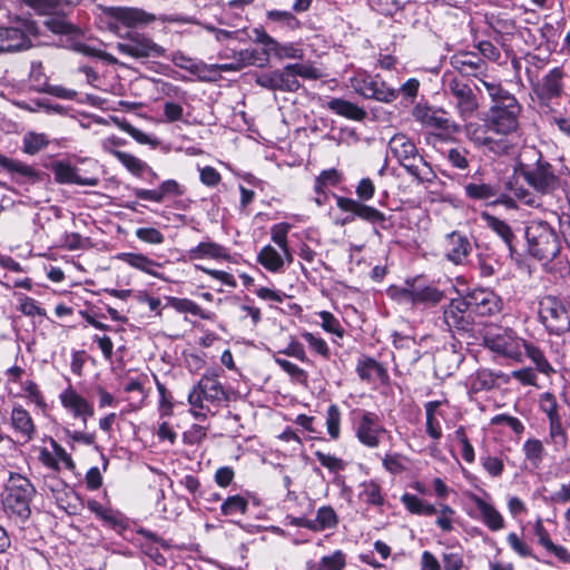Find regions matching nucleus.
Instances as JSON below:
<instances>
[{
    "label": "nucleus",
    "instance_id": "nucleus-1",
    "mask_svg": "<svg viewBox=\"0 0 570 570\" xmlns=\"http://www.w3.org/2000/svg\"><path fill=\"white\" fill-rule=\"evenodd\" d=\"M481 86H476V89L488 95L490 107L484 114L483 124L466 125V137L484 153L495 156L512 155L521 138L522 105L494 77L482 78Z\"/></svg>",
    "mask_w": 570,
    "mask_h": 570
},
{
    "label": "nucleus",
    "instance_id": "nucleus-2",
    "mask_svg": "<svg viewBox=\"0 0 570 570\" xmlns=\"http://www.w3.org/2000/svg\"><path fill=\"white\" fill-rule=\"evenodd\" d=\"M453 308L444 320L458 331H469L475 316L493 315L501 309V299L489 289L471 291L465 297L453 302Z\"/></svg>",
    "mask_w": 570,
    "mask_h": 570
},
{
    "label": "nucleus",
    "instance_id": "nucleus-3",
    "mask_svg": "<svg viewBox=\"0 0 570 570\" xmlns=\"http://www.w3.org/2000/svg\"><path fill=\"white\" fill-rule=\"evenodd\" d=\"M459 131L458 125L444 111H434L430 115V144L452 167L464 170L469 167L468 150L454 145L453 140Z\"/></svg>",
    "mask_w": 570,
    "mask_h": 570
},
{
    "label": "nucleus",
    "instance_id": "nucleus-4",
    "mask_svg": "<svg viewBox=\"0 0 570 570\" xmlns=\"http://www.w3.org/2000/svg\"><path fill=\"white\" fill-rule=\"evenodd\" d=\"M528 253L542 264L552 262L561 250V240L554 227L543 219H531L524 229Z\"/></svg>",
    "mask_w": 570,
    "mask_h": 570
},
{
    "label": "nucleus",
    "instance_id": "nucleus-5",
    "mask_svg": "<svg viewBox=\"0 0 570 570\" xmlns=\"http://www.w3.org/2000/svg\"><path fill=\"white\" fill-rule=\"evenodd\" d=\"M227 401L223 384L215 375L205 374L188 394L190 413L197 420H204L215 413Z\"/></svg>",
    "mask_w": 570,
    "mask_h": 570
},
{
    "label": "nucleus",
    "instance_id": "nucleus-6",
    "mask_svg": "<svg viewBox=\"0 0 570 570\" xmlns=\"http://www.w3.org/2000/svg\"><path fill=\"white\" fill-rule=\"evenodd\" d=\"M36 489L30 480L20 473H10L3 494V505L7 512L21 519L30 515V502Z\"/></svg>",
    "mask_w": 570,
    "mask_h": 570
},
{
    "label": "nucleus",
    "instance_id": "nucleus-7",
    "mask_svg": "<svg viewBox=\"0 0 570 570\" xmlns=\"http://www.w3.org/2000/svg\"><path fill=\"white\" fill-rule=\"evenodd\" d=\"M455 295L458 291L450 277H440L430 283V314H433L434 324L443 330H455L444 320L445 313L453 308V302L460 299Z\"/></svg>",
    "mask_w": 570,
    "mask_h": 570
},
{
    "label": "nucleus",
    "instance_id": "nucleus-8",
    "mask_svg": "<svg viewBox=\"0 0 570 570\" xmlns=\"http://www.w3.org/2000/svg\"><path fill=\"white\" fill-rule=\"evenodd\" d=\"M389 151L419 183L425 180L428 161L423 155L417 154L415 145L406 136L394 135L389 141Z\"/></svg>",
    "mask_w": 570,
    "mask_h": 570
},
{
    "label": "nucleus",
    "instance_id": "nucleus-9",
    "mask_svg": "<svg viewBox=\"0 0 570 570\" xmlns=\"http://www.w3.org/2000/svg\"><path fill=\"white\" fill-rule=\"evenodd\" d=\"M29 7L41 14H52L45 21L49 30L61 35H77L79 29L59 14H65L66 9L77 4L80 0H23Z\"/></svg>",
    "mask_w": 570,
    "mask_h": 570
},
{
    "label": "nucleus",
    "instance_id": "nucleus-10",
    "mask_svg": "<svg viewBox=\"0 0 570 570\" xmlns=\"http://www.w3.org/2000/svg\"><path fill=\"white\" fill-rule=\"evenodd\" d=\"M570 305L552 295L542 297L539 302V318L544 327L560 335L570 330Z\"/></svg>",
    "mask_w": 570,
    "mask_h": 570
},
{
    "label": "nucleus",
    "instance_id": "nucleus-11",
    "mask_svg": "<svg viewBox=\"0 0 570 570\" xmlns=\"http://www.w3.org/2000/svg\"><path fill=\"white\" fill-rule=\"evenodd\" d=\"M39 33L35 21L17 20L14 26L0 27V52L28 49L32 46L31 37Z\"/></svg>",
    "mask_w": 570,
    "mask_h": 570
},
{
    "label": "nucleus",
    "instance_id": "nucleus-12",
    "mask_svg": "<svg viewBox=\"0 0 570 570\" xmlns=\"http://www.w3.org/2000/svg\"><path fill=\"white\" fill-rule=\"evenodd\" d=\"M352 426L360 443L367 448H376L385 432L376 413L355 409L351 412Z\"/></svg>",
    "mask_w": 570,
    "mask_h": 570
},
{
    "label": "nucleus",
    "instance_id": "nucleus-13",
    "mask_svg": "<svg viewBox=\"0 0 570 570\" xmlns=\"http://www.w3.org/2000/svg\"><path fill=\"white\" fill-rule=\"evenodd\" d=\"M350 81L351 87L364 98L391 102L399 95L396 89L389 87L379 76L364 70H357Z\"/></svg>",
    "mask_w": 570,
    "mask_h": 570
},
{
    "label": "nucleus",
    "instance_id": "nucleus-14",
    "mask_svg": "<svg viewBox=\"0 0 570 570\" xmlns=\"http://www.w3.org/2000/svg\"><path fill=\"white\" fill-rule=\"evenodd\" d=\"M520 173L525 181L542 195L552 193L560 185V178L556 175L552 165L541 156L532 166L520 164Z\"/></svg>",
    "mask_w": 570,
    "mask_h": 570
},
{
    "label": "nucleus",
    "instance_id": "nucleus-15",
    "mask_svg": "<svg viewBox=\"0 0 570 570\" xmlns=\"http://www.w3.org/2000/svg\"><path fill=\"white\" fill-rule=\"evenodd\" d=\"M442 80L444 90L452 95L453 104L460 116L463 119L471 118L478 110L479 102L470 86L450 73H445Z\"/></svg>",
    "mask_w": 570,
    "mask_h": 570
},
{
    "label": "nucleus",
    "instance_id": "nucleus-16",
    "mask_svg": "<svg viewBox=\"0 0 570 570\" xmlns=\"http://www.w3.org/2000/svg\"><path fill=\"white\" fill-rule=\"evenodd\" d=\"M108 13L117 22H120L128 28H140L154 22L157 17L154 13L147 12L139 8L132 7H112L109 8ZM158 19L163 22H180L183 21L177 16L161 14Z\"/></svg>",
    "mask_w": 570,
    "mask_h": 570
},
{
    "label": "nucleus",
    "instance_id": "nucleus-17",
    "mask_svg": "<svg viewBox=\"0 0 570 570\" xmlns=\"http://www.w3.org/2000/svg\"><path fill=\"white\" fill-rule=\"evenodd\" d=\"M117 50L136 59L160 57L165 52L164 48L154 42L153 39L138 32H130L128 41L119 42Z\"/></svg>",
    "mask_w": 570,
    "mask_h": 570
},
{
    "label": "nucleus",
    "instance_id": "nucleus-18",
    "mask_svg": "<svg viewBox=\"0 0 570 570\" xmlns=\"http://www.w3.org/2000/svg\"><path fill=\"white\" fill-rule=\"evenodd\" d=\"M485 345L499 357L513 361L522 360L524 340L514 336L510 332L487 337Z\"/></svg>",
    "mask_w": 570,
    "mask_h": 570
},
{
    "label": "nucleus",
    "instance_id": "nucleus-19",
    "mask_svg": "<svg viewBox=\"0 0 570 570\" xmlns=\"http://www.w3.org/2000/svg\"><path fill=\"white\" fill-rule=\"evenodd\" d=\"M59 400L62 407L73 419H79L83 425L94 416V404L78 393L71 385L62 390L59 394Z\"/></svg>",
    "mask_w": 570,
    "mask_h": 570
},
{
    "label": "nucleus",
    "instance_id": "nucleus-20",
    "mask_svg": "<svg viewBox=\"0 0 570 570\" xmlns=\"http://www.w3.org/2000/svg\"><path fill=\"white\" fill-rule=\"evenodd\" d=\"M256 83L268 90H278L284 92H294L299 89L298 79H294L287 70V66L283 69H276L263 72L256 77Z\"/></svg>",
    "mask_w": 570,
    "mask_h": 570
},
{
    "label": "nucleus",
    "instance_id": "nucleus-21",
    "mask_svg": "<svg viewBox=\"0 0 570 570\" xmlns=\"http://www.w3.org/2000/svg\"><path fill=\"white\" fill-rule=\"evenodd\" d=\"M87 508L105 527L112 529L117 533H122L128 529V518L119 510L105 505L97 500H88Z\"/></svg>",
    "mask_w": 570,
    "mask_h": 570
},
{
    "label": "nucleus",
    "instance_id": "nucleus-22",
    "mask_svg": "<svg viewBox=\"0 0 570 570\" xmlns=\"http://www.w3.org/2000/svg\"><path fill=\"white\" fill-rule=\"evenodd\" d=\"M50 448H42L39 452V460L45 466L53 472H59L62 468L67 470L75 469L71 455L56 440L50 439Z\"/></svg>",
    "mask_w": 570,
    "mask_h": 570
},
{
    "label": "nucleus",
    "instance_id": "nucleus-23",
    "mask_svg": "<svg viewBox=\"0 0 570 570\" xmlns=\"http://www.w3.org/2000/svg\"><path fill=\"white\" fill-rule=\"evenodd\" d=\"M563 78L564 72L559 67L547 72L533 89L538 98L544 102L559 98L563 92Z\"/></svg>",
    "mask_w": 570,
    "mask_h": 570
},
{
    "label": "nucleus",
    "instance_id": "nucleus-24",
    "mask_svg": "<svg viewBox=\"0 0 570 570\" xmlns=\"http://www.w3.org/2000/svg\"><path fill=\"white\" fill-rule=\"evenodd\" d=\"M10 428L23 443L31 441L37 432L31 414L21 404H14L11 409Z\"/></svg>",
    "mask_w": 570,
    "mask_h": 570
},
{
    "label": "nucleus",
    "instance_id": "nucleus-25",
    "mask_svg": "<svg viewBox=\"0 0 570 570\" xmlns=\"http://www.w3.org/2000/svg\"><path fill=\"white\" fill-rule=\"evenodd\" d=\"M451 63L453 68L456 69L461 75L466 77H475L479 81V87H482L481 79L484 77H489L484 72L487 68V62L478 53H460L453 57Z\"/></svg>",
    "mask_w": 570,
    "mask_h": 570
},
{
    "label": "nucleus",
    "instance_id": "nucleus-26",
    "mask_svg": "<svg viewBox=\"0 0 570 570\" xmlns=\"http://www.w3.org/2000/svg\"><path fill=\"white\" fill-rule=\"evenodd\" d=\"M55 180L59 184H75L79 186H96L98 179L95 177H83L79 169L68 161L58 160L51 167Z\"/></svg>",
    "mask_w": 570,
    "mask_h": 570
},
{
    "label": "nucleus",
    "instance_id": "nucleus-27",
    "mask_svg": "<svg viewBox=\"0 0 570 570\" xmlns=\"http://www.w3.org/2000/svg\"><path fill=\"white\" fill-rule=\"evenodd\" d=\"M187 256L190 261L197 259H214V261H228L230 258L227 247L206 238L196 246L187 250Z\"/></svg>",
    "mask_w": 570,
    "mask_h": 570
},
{
    "label": "nucleus",
    "instance_id": "nucleus-28",
    "mask_svg": "<svg viewBox=\"0 0 570 570\" xmlns=\"http://www.w3.org/2000/svg\"><path fill=\"white\" fill-rule=\"evenodd\" d=\"M445 256L454 264H463L472 250V244L469 238L459 232H452L446 235Z\"/></svg>",
    "mask_w": 570,
    "mask_h": 570
},
{
    "label": "nucleus",
    "instance_id": "nucleus-29",
    "mask_svg": "<svg viewBox=\"0 0 570 570\" xmlns=\"http://www.w3.org/2000/svg\"><path fill=\"white\" fill-rule=\"evenodd\" d=\"M355 372L362 381L367 383L375 381L386 383L389 381L386 368L370 356H362L357 360Z\"/></svg>",
    "mask_w": 570,
    "mask_h": 570
},
{
    "label": "nucleus",
    "instance_id": "nucleus-30",
    "mask_svg": "<svg viewBox=\"0 0 570 570\" xmlns=\"http://www.w3.org/2000/svg\"><path fill=\"white\" fill-rule=\"evenodd\" d=\"M8 394L12 397L23 399L27 404L32 405L36 410L41 412H45L48 407L42 391L30 377L23 381L21 389H14Z\"/></svg>",
    "mask_w": 570,
    "mask_h": 570
},
{
    "label": "nucleus",
    "instance_id": "nucleus-31",
    "mask_svg": "<svg viewBox=\"0 0 570 570\" xmlns=\"http://www.w3.org/2000/svg\"><path fill=\"white\" fill-rule=\"evenodd\" d=\"M118 259L145 274L159 279H165L163 274L158 272V269L161 267V263L154 261L145 254L131 252L120 253L118 255Z\"/></svg>",
    "mask_w": 570,
    "mask_h": 570
},
{
    "label": "nucleus",
    "instance_id": "nucleus-32",
    "mask_svg": "<svg viewBox=\"0 0 570 570\" xmlns=\"http://www.w3.org/2000/svg\"><path fill=\"white\" fill-rule=\"evenodd\" d=\"M390 293L401 299L412 302L413 304L425 303L428 301V285L423 277H417L413 281H407L405 287L391 288Z\"/></svg>",
    "mask_w": 570,
    "mask_h": 570
},
{
    "label": "nucleus",
    "instance_id": "nucleus-33",
    "mask_svg": "<svg viewBox=\"0 0 570 570\" xmlns=\"http://www.w3.org/2000/svg\"><path fill=\"white\" fill-rule=\"evenodd\" d=\"M314 455L323 468L327 469L330 473L334 474V484L341 487L343 492L350 490L345 484L344 478L340 475V473L346 468V462L344 460L322 451H316Z\"/></svg>",
    "mask_w": 570,
    "mask_h": 570
},
{
    "label": "nucleus",
    "instance_id": "nucleus-34",
    "mask_svg": "<svg viewBox=\"0 0 570 570\" xmlns=\"http://www.w3.org/2000/svg\"><path fill=\"white\" fill-rule=\"evenodd\" d=\"M473 501L481 514L483 523L491 531H499L504 528V519L493 504L484 501L479 497H475Z\"/></svg>",
    "mask_w": 570,
    "mask_h": 570
},
{
    "label": "nucleus",
    "instance_id": "nucleus-35",
    "mask_svg": "<svg viewBox=\"0 0 570 570\" xmlns=\"http://www.w3.org/2000/svg\"><path fill=\"white\" fill-rule=\"evenodd\" d=\"M345 567L346 554L342 550L323 556L318 561L308 560L305 563L306 570H344Z\"/></svg>",
    "mask_w": 570,
    "mask_h": 570
},
{
    "label": "nucleus",
    "instance_id": "nucleus-36",
    "mask_svg": "<svg viewBox=\"0 0 570 570\" xmlns=\"http://www.w3.org/2000/svg\"><path fill=\"white\" fill-rule=\"evenodd\" d=\"M430 515L435 517L434 522L442 532H451L453 530L455 511L449 503L435 502L430 504Z\"/></svg>",
    "mask_w": 570,
    "mask_h": 570
},
{
    "label": "nucleus",
    "instance_id": "nucleus-37",
    "mask_svg": "<svg viewBox=\"0 0 570 570\" xmlns=\"http://www.w3.org/2000/svg\"><path fill=\"white\" fill-rule=\"evenodd\" d=\"M483 219L485 220L487 226L503 240L509 252L512 254L514 252L515 235L511 227L504 220L490 214H484Z\"/></svg>",
    "mask_w": 570,
    "mask_h": 570
},
{
    "label": "nucleus",
    "instance_id": "nucleus-38",
    "mask_svg": "<svg viewBox=\"0 0 570 570\" xmlns=\"http://www.w3.org/2000/svg\"><path fill=\"white\" fill-rule=\"evenodd\" d=\"M257 262L268 272L274 274L283 273V261L281 249L272 245L262 247L257 255Z\"/></svg>",
    "mask_w": 570,
    "mask_h": 570
},
{
    "label": "nucleus",
    "instance_id": "nucleus-39",
    "mask_svg": "<svg viewBox=\"0 0 570 570\" xmlns=\"http://www.w3.org/2000/svg\"><path fill=\"white\" fill-rule=\"evenodd\" d=\"M327 107L336 115L352 120H362L366 115V112L355 104L340 98L331 99L327 102Z\"/></svg>",
    "mask_w": 570,
    "mask_h": 570
},
{
    "label": "nucleus",
    "instance_id": "nucleus-40",
    "mask_svg": "<svg viewBox=\"0 0 570 570\" xmlns=\"http://www.w3.org/2000/svg\"><path fill=\"white\" fill-rule=\"evenodd\" d=\"M168 304L178 313H188L202 320H213L214 314L203 309L197 303L189 298L169 297Z\"/></svg>",
    "mask_w": 570,
    "mask_h": 570
},
{
    "label": "nucleus",
    "instance_id": "nucleus-41",
    "mask_svg": "<svg viewBox=\"0 0 570 570\" xmlns=\"http://www.w3.org/2000/svg\"><path fill=\"white\" fill-rule=\"evenodd\" d=\"M465 193L472 199L484 200L489 203L499 202V189L495 186L483 183H470L465 185Z\"/></svg>",
    "mask_w": 570,
    "mask_h": 570
},
{
    "label": "nucleus",
    "instance_id": "nucleus-42",
    "mask_svg": "<svg viewBox=\"0 0 570 570\" xmlns=\"http://www.w3.org/2000/svg\"><path fill=\"white\" fill-rule=\"evenodd\" d=\"M546 443L551 445L556 452L566 450L568 445V433L562 419L549 422V434L546 439Z\"/></svg>",
    "mask_w": 570,
    "mask_h": 570
},
{
    "label": "nucleus",
    "instance_id": "nucleus-43",
    "mask_svg": "<svg viewBox=\"0 0 570 570\" xmlns=\"http://www.w3.org/2000/svg\"><path fill=\"white\" fill-rule=\"evenodd\" d=\"M523 355H527V357L535 365L538 372L546 375H550L554 372L543 351L533 343L524 341Z\"/></svg>",
    "mask_w": 570,
    "mask_h": 570
},
{
    "label": "nucleus",
    "instance_id": "nucleus-44",
    "mask_svg": "<svg viewBox=\"0 0 570 570\" xmlns=\"http://www.w3.org/2000/svg\"><path fill=\"white\" fill-rule=\"evenodd\" d=\"M188 68L205 80H213L216 78L217 75H219L223 71H239L235 61L220 65H206L199 62L193 63Z\"/></svg>",
    "mask_w": 570,
    "mask_h": 570
},
{
    "label": "nucleus",
    "instance_id": "nucleus-45",
    "mask_svg": "<svg viewBox=\"0 0 570 570\" xmlns=\"http://www.w3.org/2000/svg\"><path fill=\"white\" fill-rule=\"evenodd\" d=\"M268 52L271 56L283 59H302L304 56L303 49L294 42H279L276 39L272 43Z\"/></svg>",
    "mask_w": 570,
    "mask_h": 570
},
{
    "label": "nucleus",
    "instance_id": "nucleus-46",
    "mask_svg": "<svg viewBox=\"0 0 570 570\" xmlns=\"http://www.w3.org/2000/svg\"><path fill=\"white\" fill-rule=\"evenodd\" d=\"M315 532H321L336 528L338 517L331 505L320 507L314 519Z\"/></svg>",
    "mask_w": 570,
    "mask_h": 570
},
{
    "label": "nucleus",
    "instance_id": "nucleus-47",
    "mask_svg": "<svg viewBox=\"0 0 570 570\" xmlns=\"http://www.w3.org/2000/svg\"><path fill=\"white\" fill-rule=\"evenodd\" d=\"M116 158L134 176L145 177L146 170H149V165L146 161L129 153H118Z\"/></svg>",
    "mask_w": 570,
    "mask_h": 570
},
{
    "label": "nucleus",
    "instance_id": "nucleus-48",
    "mask_svg": "<svg viewBox=\"0 0 570 570\" xmlns=\"http://www.w3.org/2000/svg\"><path fill=\"white\" fill-rule=\"evenodd\" d=\"M301 337L306 342L311 352L320 355L324 360H328L331 356V350L327 342L317 333L308 331H302Z\"/></svg>",
    "mask_w": 570,
    "mask_h": 570
},
{
    "label": "nucleus",
    "instance_id": "nucleus-49",
    "mask_svg": "<svg viewBox=\"0 0 570 570\" xmlns=\"http://www.w3.org/2000/svg\"><path fill=\"white\" fill-rule=\"evenodd\" d=\"M316 315L321 318L320 326L327 334L333 335L335 338L342 340L345 335V330L340 320L328 311H320Z\"/></svg>",
    "mask_w": 570,
    "mask_h": 570
},
{
    "label": "nucleus",
    "instance_id": "nucleus-50",
    "mask_svg": "<svg viewBox=\"0 0 570 570\" xmlns=\"http://www.w3.org/2000/svg\"><path fill=\"white\" fill-rule=\"evenodd\" d=\"M360 499L371 505H382L384 498L381 492V487L377 482L370 480L360 484Z\"/></svg>",
    "mask_w": 570,
    "mask_h": 570
},
{
    "label": "nucleus",
    "instance_id": "nucleus-51",
    "mask_svg": "<svg viewBox=\"0 0 570 570\" xmlns=\"http://www.w3.org/2000/svg\"><path fill=\"white\" fill-rule=\"evenodd\" d=\"M0 167L13 176L23 178L31 177L35 174L31 166L3 155H0Z\"/></svg>",
    "mask_w": 570,
    "mask_h": 570
},
{
    "label": "nucleus",
    "instance_id": "nucleus-52",
    "mask_svg": "<svg viewBox=\"0 0 570 570\" xmlns=\"http://www.w3.org/2000/svg\"><path fill=\"white\" fill-rule=\"evenodd\" d=\"M266 17L269 21L277 22L281 28L286 30H297L302 26L301 21L289 11L269 10L266 12Z\"/></svg>",
    "mask_w": 570,
    "mask_h": 570
},
{
    "label": "nucleus",
    "instance_id": "nucleus-53",
    "mask_svg": "<svg viewBox=\"0 0 570 570\" xmlns=\"http://www.w3.org/2000/svg\"><path fill=\"white\" fill-rule=\"evenodd\" d=\"M539 407L547 415L549 422L561 420V406L551 393H543L539 399Z\"/></svg>",
    "mask_w": 570,
    "mask_h": 570
},
{
    "label": "nucleus",
    "instance_id": "nucleus-54",
    "mask_svg": "<svg viewBox=\"0 0 570 570\" xmlns=\"http://www.w3.org/2000/svg\"><path fill=\"white\" fill-rule=\"evenodd\" d=\"M341 410L336 404H331L326 411V430L331 440L336 441L341 436Z\"/></svg>",
    "mask_w": 570,
    "mask_h": 570
},
{
    "label": "nucleus",
    "instance_id": "nucleus-55",
    "mask_svg": "<svg viewBox=\"0 0 570 570\" xmlns=\"http://www.w3.org/2000/svg\"><path fill=\"white\" fill-rule=\"evenodd\" d=\"M411 461L401 454L389 453L383 459V466L392 474H401L411 470Z\"/></svg>",
    "mask_w": 570,
    "mask_h": 570
},
{
    "label": "nucleus",
    "instance_id": "nucleus-56",
    "mask_svg": "<svg viewBox=\"0 0 570 570\" xmlns=\"http://www.w3.org/2000/svg\"><path fill=\"white\" fill-rule=\"evenodd\" d=\"M49 144L45 134L29 131L23 136L22 150L28 155H35Z\"/></svg>",
    "mask_w": 570,
    "mask_h": 570
},
{
    "label": "nucleus",
    "instance_id": "nucleus-57",
    "mask_svg": "<svg viewBox=\"0 0 570 570\" xmlns=\"http://www.w3.org/2000/svg\"><path fill=\"white\" fill-rule=\"evenodd\" d=\"M341 181L342 174L337 169H325L315 178L314 191L326 190L328 187L337 186Z\"/></svg>",
    "mask_w": 570,
    "mask_h": 570
},
{
    "label": "nucleus",
    "instance_id": "nucleus-58",
    "mask_svg": "<svg viewBox=\"0 0 570 570\" xmlns=\"http://www.w3.org/2000/svg\"><path fill=\"white\" fill-rule=\"evenodd\" d=\"M430 495L435 497L436 502L449 503L450 500L455 499L456 492L442 479L435 478L430 484Z\"/></svg>",
    "mask_w": 570,
    "mask_h": 570
},
{
    "label": "nucleus",
    "instance_id": "nucleus-59",
    "mask_svg": "<svg viewBox=\"0 0 570 570\" xmlns=\"http://www.w3.org/2000/svg\"><path fill=\"white\" fill-rule=\"evenodd\" d=\"M248 507L247 500L239 495H232L228 497L220 507L222 513L224 515H236V514H243L246 512Z\"/></svg>",
    "mask_w": 570,
    "mask_h": 570
},
{
    "label": "nucleus",
    "instance_id": "nucleus-60",
    "mask_svg": "<svg viewBox=\"0 0 570 570\" xmlns=\"http://www.w3.org/2000/svg\"><path fill=\"white\" fill-rule=\"evenodd\" d=\"M274 361L293 381L306 383L307 372L304 368L285 358L274 357Z\"/></svg>",
    "mask_w": 570,
    "mask_h": 570
},
{
    "label": "nucleus",
    "instance_id": "nucleus-61",
    "mask_svg": "<svg viewBox=\"0 0 570 570\" xmlns=\"http://www.w3.org/2000/svg\"><path fill=\"white\" fill-rule=\"evenodd\" d=\"M56 473L57 472L45 476L43 491L51 493V495L59 501L62 499V494H65L67 490V484L63 480L57 476Z\"/></svg>",
    "mask_w": 570,
    "mask_h": 570
},
{
    "label": "nucleus",
    "instance_id": "nucleus-62",
    "mask_svg": "<svg viewBox=\"0 0 570 570\" xmlns=\"http://www.w3.org/2000/svg\"><path fill=\"white\" fill-rule=\"evenodd\" d=\"M507 542L511 550L517 553L520 558H532L533 552L529 543H527L515 532H510L507 535Z\"/></svg>",
    "mask_w": 570,
    "mask_h": 570
},
{
    "label": "nucleus",
    "instance_id": "nucleus-63",
    "mask_svg": "<svg viewBox=\"0 0 570 570\" xmlns=\"http://www.w3.org/2000/svg\"><path fill=\"white\" fill-rule=\"evenodd\" d=\"M292 228L289 223H277L271 227V239L278 248H285L288 244V233Z\"/></svg>",
    "mask_w": 570,
    "mask_h": 570
},
{
    "label": "nucleus",
    "instance_id": "nucleus-64",
    "mask_svg": "<svg viewBox=\"0 0 570 570\" xmlns=\"http://www.w3.org/2000/svg\"><path fill=\"white\" fill-rule=\"evenodd\" d=\"M287 70L292 73L294 79L298 77L303 79H317L321 77V72L311 63H289Z\"/></svg>",
    "mask_w": 570,
    "mask_h": 570
}]
</instances>
